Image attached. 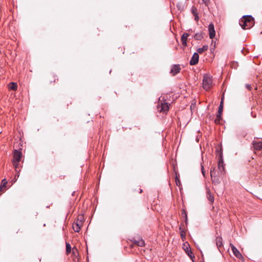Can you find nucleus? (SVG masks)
<instances>
[{
	"instance_id": "nucleus-1",
	"label": "nucleus",
	"mask_w": 262,
	"mask_h": 262,
	"mask_svg": "<svg viewBox=\"0 0 262 262\" xmlns=\"http://www.w3.org/2000/svg\"><path fill=\"white\" fill-rule=\"evenodd\" d=\"M239 25L244 29H248L252 28L254 25L253 17L251 15L243 16L239 20Z\"/></svg>"
},
{
	"instance_id": "nucleus-2",
	"label": "nucleus",
	"mask_w": 262,
	"mask_h": 262,
	"mask_svg": "<svg viewBox=\"0 0 262 262\" xmlns=\"http://www.w3.org/2000/svg\"><path fill=\"white\" fill-rule=\"evenodd\" d=\"M212 85V78L208 75H205L203 79V87L205 90H209Z\"/></svg>"
},
{
	"instance_id": "nucleus-3",
	"label": "nucleus",
	"mask_w": 262,
	"mask_h": 262,
	"mask_svg": "<svg viewBox=\"0 0 262 262\" xmlns=\"http://www.w3.org/2000/svg\"><path fill=\"white\" fill-rule=\"evenodd\" d=\"M161 99V97H160L159 100V102L158 105V109L159 112L165 113L169 110V104L166 102H163Z\"/></svg>"
},
{
	"instance_id": "nucleus-4",
	"label": "nucleus",
	"mask_w": 262,
	"mask_h": 262,
	"mask_svg": "<svg viewBox=\"0 0 262 262\" xmlns=\"http://www.w3.org/2000/svg\"><path fill=\"white\" fill-rule=\"evenodd\" d=\"M230 247L235 256H236L238 259H242L243 258L242 254L232 244H230Z\"/></svg>"
},
{
	"instance_id": "nucleus-5",
	"label": "nucleus",
	"mask_w": 262,
	"mask_h": 262,
	"mask_svg": "<svg viewBox=\"0 0 262 262\" xmlns=\"http://www.w3.org/2000/svg\"><path fill=\"white\" fill-rule=\"evenodd\" d=\"M82 224L83 222H81V220H79V218H78L76 222L73 224V229L74 231L78 232L80 230Z\"/></svg>"
},
{
	"instance_id": "nucleus-6",
	"label": "nucleus",
	"mask_w": 262,
	"mask_h": 262,
	"mask_svg": "<svg viewBox=\"0 0 262 262\" xmlns=\"http://www.w3.org/2000/svg\"><path fill=\"white\" fill-rule=\"evenodd\" d=\"M22 158L21 152L18 150H14L13 152V161L19 162Z\"/></svg>"
},
{
	"instance_id": "nucleus-7",
	"label": "nucleus",
	"mask_w": 262,
	"mask_h": 262,
	"mask_svg": "<svg viewBox=\"0 0 262 262\" xmlns=\"http://www.w3.org/2000/svg\"><path fill=\"white\" fill-rule=\"evenodd\" d=\"M199 56L198 53H194L192 55L190 60V64L191 66L195 65L198 63L199 61Z\"/></svg>"
},
{
	"instance_id": "nucleus-8",
	"label": "nucleus",
	"mask_w": 262,
	"mask_h": 262,
	"mask_svg": "<svg viewBox=\"0 0 262 262\" xmlns=\"http://www.w3.org/2000/svg\"><path fill=\"white\" fill-rule=\"evenodd\" d=\"M253 145L255 150H262V141H254L253 142Z\"/></svg>"
},
{
	"instance_id": "nucleus-9",
	"label": "nucleus",
	"mask_w": 262,
	"mask_h": 262,
	"mask_svg": "<svg viewBox=\"0 0 262 262\" xmlns=\"http://www.w3.org/2000/svg\"><path fill=\"white\" fill-rule=\"evenodd\" d=\"M183 248L185 251L186 253L190 257L191 259H192L193 257H194V256L192 254V253L191 251L189 245L188 244H184Z\"/></svg>"
},
{
	"instance_id": "nucleus-10",
	"label": "nucleus",
	"mask_w": 262,
	"mask_h": 262,
	"mask_svg": "<svg viewBox=\"0 0 262 262\" xmlns=\"http://www.w3.org/2000/svg\"><path fill=\"white\" fill-rule=\"evenodd\" d=\"M214 168H213V169H211L210 170V175L211 177L212 182L214 184H219L220 183L219 179L217 177L214 175L215 172H214Z\"/></svg>"
},
{
	"instance_id": "nucleus-11",
	"label": "nucleus",
	"mask_w": 262,
	"mask_h": 262,
	"mask_svg": "<svg viewBox=\"0 0 262 262\" xmlns=\"http://www.w3.org/2000/svg\"><path fill=\"white\" fill-rule=\"evenodd\" d=\"M208 30L209 32V37L210 38H213L215 35V32L214 28V26L212 24H209L208 26Z\"/></svg>"
},
{
	"instance_id": "nucleus-12",
	"label": "nucleus",
	"mask_w": 262,
	"mask_h": 262,
	"mask_svg": "<svg viewBox=\"0 0 262 262\" xmlns=\"http://www.w3.org/2000/svg\"><path fill=\"white\" fill-rule=\"evenodd\" d=\"M180 70L181 68L179 65H174L171 69L170 73L172 74V75H176L177 74L180 72Z\"/></svg>"
},
{
	"instance_id": "nucleus-13",
	"label": "nucleus",
	"mask_w": 262,
	"mask_h": 262,
	"mask_svg": "<svg viewBox=\"0 0 262 262\" xmlns=\"http://www.w3.org/2000/svg\"><path fill=\"white\" fill-rule=\"evenodd\" d=\"M223 101H224V98L222 97L221 102H220V104L219 109H218V112H217V117L218 118H221V116L222 115V112L223 111Z\"/></svg>"
},
{
	"instance_id": "nucleus-14",
	"label": "nucleus",
	"mask_w": 262,
	"mask_h": 262,
	"mask_svg": "<svg viewBox=\"0 0 262 262\" xmlns=\"http://www.w3.org/2000/svg\"><path fill=\"white\" fill-rule=\"evenodd\" d=\"M188 36H189V34L188 33H184V34H183V35L181 37L182 43L184 46H187V37Z\"/></svg>"
},
{
	"instance_id": "nucleus-15",
	"label": "nucleus",
	"mask_w": 262,
	"mask_h": 262,
	"mask_svg": "<svg viewBox=\"0 0 262 262\" xmlns=\"http://www.w3.org/2000/svg\"><path fill=\"white\" fill-rule=\"evenodd\" d=\"M215 243L217 247L220 251V248L223 246L222 238L221 237L218 236L215 239Z\"/></svg>"
},
{
	"instance_id": "nucleus-16",
	"label": "nucleus",
	"mask_w": 262,
	"mask_h": 262,
	"mask_svg": "<svg viewBox=\"0 0 262 262\" xmlns=\"http://www.w3.org/2000/svg\"><path fill=\"white\" fill-rule=\"evenodd\" d=\"M7 184V180L4 179L2 181L1 184L0 185V193L3 192L6 187Z\"/></svg>"
},
{
	"instance_id": "nucleus-17",
	"label": "nucleus",
	"mask_w": 262,
	"mask_h": 262,
	"mask_svg": "<svg viewBox=\"0 0 262 262\" xmlns=\"http://www.w3.org/2000/svg\"><path fill=\"white\" fill-rule=\"evenodd\" d=\"M19 162H18V161H12L13 165L15 168V171H16V172H18V173L20 171V168L19 169V167H20Z\"/></svg>"
},
{
	"instance_id": "nucleus-18",
	"label": "nucleus",
	"mask_w": 262,
	"mask_h": 262,
	"mask_svg": "<svg viewBox=\"0 0 262 262\" xmlns=\"http://www.w3.org/2000/svg\"><path fill=\"white\" fill-rule=\"evenodd\" d=\"M207 197L208 200L212 203L214 202V197L210 192V191L208 189L207 191Z\"/></svg>"
},
{
	"instance_id": "nucleus-19",
	"label": "nucleus",
	"mask_w": 262,
	"mask_h": 262,
	"mask_svg": "<svg viewBox=\"0 0 262 262\" xmlns=\"http://www.w3.org/2000/svg\"><path fill=\"white\" fill-rule=\"evenodd\" d=\"M208 46H207V45L203 46V47L198 49V50H197L198 53L202 54L204 51H207L208 50Z\"/></svg>"
},
{
	"instance_id": "nucleus-20",
	"label": "nucleus",
	"mask_w": 262,
	"mask_h": 262,
	"mask_svg": "<svg viewBox=\"0 0 262 262\" xmlns=\"http://www.w3.org/2000/svg\"><path fill=\"white\" fill-rule=\"evenodd\" d=\"M194 38L196 40H201L202 38H203V33L202 32H198L196 33L194 36Z\"/></svg>"
},
{
	"instance_id": "nucleus-21",
	"label": "nucleus",
	"mask_w": 262,
	"mask_h": 262,
	"mask_svg": "<svg viewBox=\"0 0 262 262\" xmlns=\"http://www.w3.org/2000/svg\"><path fill=\"white\" fill-rule=\"evenodd\" d=\"M9 89H10V90H13V91H15L17 89V85L16 83L11 82L9 84Z\"/></svg>"
},
{
	"instance_id": "nucleus-22",
	"label": "nucleus",
	"mask_w": 262,
	"mask_h": 262,
	"mask_svg": "<svg viewBox=\"0 0 262 262\" xmlns=\"http://www.w3.org/2000/svg\"><path fill=\"white\" fill-rule=\"evenodd\" d=\"M179 230H180V232L181 237L182 239L183 240H184V239H185V236H186L185 231L184 229H183L181 226H180L179 227Z\"/></svg>"
},
{
	"instance_id": "nucleus-23",
	"label": "nucleus",
	"mask_w": 262,
	"mask_h": 262,
	"mask_svg": "<svg viewBox=\"0 0 262 262\" xmlns=\"http://www.w3.org/2000/svg\"><path fill=\"white\" fill-rule=\"evenodd\" d=\"M218 168L221 172L224 170V163L222 160L218 163Z\"/></svg>"
},
{
	"instance_id": "nucleus-24",
	"label": "nucleus",
	"mask_w": 262,
	"mask_h": 262,
	"mask_svg": "<svg viewBox=\"0 0 262 262\" xmlns=\"http://www.w3.org/2000/svg\"><path fill=\"white\" fill-rule=\"evenodd\" d=\"M135 243L140 247H143L144 245V241L142 239L136 241Z\"/></svg>"
},
{
	"instance_id": "nucleus-25",
	"label": "nucleus",
	"mask_w": 262,
	"mask_h": 262,
	"mask_svg": "<svg viewBox=\"0 0 262 262\" xmlns=\"http://www.w3.org/2000/svg\"><path fill=\"white\" fill-rule=\"evenodd\" d=\"M71 252V247L69 243H66V253L69 254Z\"/></svg>"
},
{
	"instance_id": "nucleus-26",
	"label": "nucleus",
	"mask_w": 262,
	"mask_h": 262,
	"mask_svg": "<svg viewBox=\"0 0 262 262\" xmlns=\"http://www.w3.org/2000/svg\"><path fill=\"white\" fill-rule=\"evenodd\" d=\"M191 11L193 15L198 13L196 8L194 7H192Z\"/></svg>"
},
{
	"instance_id": "nucleus-27",
	"label": "nucleus",
	"mask_w": 262,
	"mask_h": 262,
	"mask_svg": "<svg viewBox=\"0 0 262 262\" xmlns=\"http://www.w3.org/2000/svg\"><path fill=\"white\" fill-rule=\"evenodd\" d=\"M182 214L185 217V222L186 223L187 220V216L186 211L185 210H183Z\"/></svg>"
},
{
	"instance_id": "nucleus-28",
	"label": "nucleus",
	"mask_w": 262,
	"mask_h": 262,
	"mask_svg": "<svg viewBox=\"0 0 262 262\" xmlns=\"http://www.w3.org/2000/svg\"><path fill=\"white\" fill-rule=\"evenodd\" d=\"M203 3L205 4L206 6H208L209 3V0H202Z\"/></svg>"
},
{
	"instance_id": "nucleus-29",
	"label": "nucleus",
	"mask_w": 262,
	"mask_h": 262,
	"mask_svg": "<svg viewBox=\"0 0 262 262\" xmlns=\"http://www.w3.org/2000/svg\"><path fill=\"white\" fill-rule=\"evenodd\" d=\"M217 118L215 120V122L216 123H220V120L221 119V118H218L217 116H216Z\"/></svg>"
},
{
	"instance_id": "nucleus-30",
	"label": "nucleus",
	"mask_w": 262,
	"mask_h": 262,
	"mask_svg": "<svg viewBox=\"0 0 262 262\" xmlns=\"http://www.w3.org/2000/svg\"><path fill=\"white\" fill-rule=\"evenodd\" d=\"M194 19L195 21H198L199 19V15H198V13L195 14V15H194Z\"/></svg>"
},
{
	"instance_id": "nucleus-31",
	"label": "nucleus",
	"mask_w": 262,
	"mask_h": 262,
	"mask_svg": "<svg viewBox=\"0 0 262 262\" xmlns=\"http://www.w3.org/2000/svg\"><path fill=\"white\" fill-rule=\"evenodd\" d=\"M202 174L204 176V177H205V171H204V167L202 165Z\"/></svg>"
},
{
	"instance_id": "nucleus-32",
	"label": "nucleus",
	"mask_w": 262,
	"mask_h": 262,
	"mask_svg": "<svg viewBox=\"0 0 262 262\" xmlns=\"http://www.w3.org/2000/svg\"><path fill=\"white\" fill-rule=\"evenodd\" d=\"M246 88H247V89H248L249 90H251V85H250V84H246Z\"/></svg>"
},
{
	"instance_id": "nucleus-33",
	"label": "nucleus",
	"mask_w": 262,
	"mask_h": 262,
	"mask_svg": "<svg viewBox=\"0 0 262 262\" xmlns=\"http://www.w3.org/2000/svg\"><path fill=\"white\" fill-rule=\"evenodd\" d=\"M78 218H79V220H81V222H82V221L83 220V217L82 215H79L78 216Z\"/></svg>"
},
{
	"instance_id": "nucleus-34",
	"label": "nucleus",
	"mask_w": 262,
	"mask_h": 262,
	"mask_svg": "<svg viewBox=\"0 0 262 262\" xmlns=\"http://www.w3.org/2000/svg\"><path fill=\"white\" fill-rule=\"evenodd\" d=\"M19 172H18H18H16V175H15V179H16V180H17V178H18L19 177Z\"/></svg>"
},
{
	"instance_id": "nucleus-35",
	"label": "nucleus",
	"mask_w": 262,
	"mask_h": 262,
	"mask_svg": "<svg viewBox=\"0 0 262 262\" xmlns=\"http://www.w3.org/2000/svg\"><path fill=\"white\" fill-rule=\"evenodd\" d=\"M142 191V189H140V193H141Z\"/></svg>"
}]
</instances>
